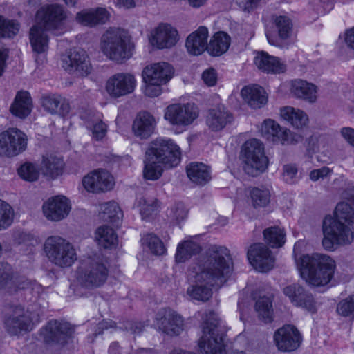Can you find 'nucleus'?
<instances>
[{"label":"nucleus","mask_w":354,"mask_h":354,"mask_svg":"<svg viewBox=\"0 0 354 354\" xmlns=\"http://www.w3.org/2000/svg\"><path fill=\"white\" fill-rule=\"evenodd\" d=\"M230 252L227 248L211 245L201 254L189 269L191 285L187 295L193 299L205 302L212 295V287L221 286L231 272Z\"/></svg>","instance_id":"f257e3e1"},{"label":"nucleus","mask_w":354,"mask_h":354,"mask_svg":"<svg viewBox=\"0 0 354 354\" xmlns=\"http://www.w3.org/2000/svg\"><path fill=\"white\" fill-rule=\"evenodd\" d=\"M294 257L301 278L310 286L322 287L328 284L334 277L335 261L322 253L301 254L294 247Z\"/></svg>","instance_id":"f03ea898"},{"label":"nucleus","mask_w":354,"mask_h":354,"mask_svg":"<svg viewBox=\"0 0 354 354\" xmlns=\"http://www.w3.org/2000/svg\"><path fill=\"white\" fill-rule=\"evenodd\" d=\"M322 245L332 251L335 245L351 244L354 239V210L347 203L337 205L335 217H326L323 222Z\"/></svg>","instance_id":"7ed1b4c3"},{"label":"nucleus","mask_w":354,"mask_h":354,"mask_svg":"<svg viewBox=\"0 0 354 354\" xmlns=\"http://www.w3.org/2000/svg\"><path fill=\"white\" fill-rule=\"evenodd\" d=\"M100 48L108 59L121 64L133 56L135 46L124 29L109 28L100 38Z\"/></svg>","instance_id":"20e7f679"},{"label":"nucleus","mask_w":354,"mask_h":354,"mask_svg":"<svg viewBox=\"0 0 354 354\" xmlns=\"http://www.w3.org/2000/svg\"><path fill=\"white\" fill-rule=\"evenodd\" d=\"M109 276V266L100 256L89 257L84 260L77 270V283L87 289H94L104 285Z\"/></svg>","instance_id":"39448f33"},{"label":"nucleus","mask_w":354,"mask_h":354,"mask_svg":"<svg viewBox=\"0 0 354 354\" xmlns=\"http://www.w3.org/2000/svg\"><path fill=\"white\" fill-rule=\"evenodd\" d=\"M219 319L209 312L202 325V336L198 340L200 354H225L223 335L218 333Z\"/></svg>","instance_id":"423d86ee"},{"label":"nucleus","mask_w":354,"mask_h":354,"mask_svg":"<svg viewBox=\"0 0 354 354\" xmlns=\"http://www.w3.org/2000/svg\"><path fill=\"white\" fill-rule=\"evenodd\" d=\"M44 249L49 261L59 267H69L77 260L73 245L59 236L48 237Z\"/></svg>","instance_id":"0eeeda50"},{"label":"nucleus","mask_w":354,"mask_h":354,"mask_svg":"<svg viewBox=\"0 0 354 354\" xmlns=\"http://www.w3.org/2000/svg\"><path fill=\"white\" fill-rule=\"evenodd\" d=\"M150 156L165 165V167H176L181 160L180 147L171 139L157 138L147 149Z\"/></svg>","instance_id":"6e6552de"},{"label":"nucleus","mask_w":354,"mask_h":354,"mask_svg":"<svg viewBox=\"0 0 354 354\" xmlns=\"http://www.w3.org/2000/svg\"><path fill=\"white\" fill-rule=\"evenodd\" d=\"M39 321V313H31L21 306H15L12 307V313L6 317L4 325L10 335H17L23 331L32 330Z\"/></svg>","instance_id":"1a4fd4ad"},{"label":"nucleus","mask_w":354,"mask_h":354,"mask_svg":"<svg viewBox=\"0 0 354 354\" xmlns=\"http://www.w3.org/2000/svg\"><path fill=\"white\" fill-rule=\"evenodd\" d=\"M27 136L17 128H10L0 133V155L13 157L27 147Z\"/></svg>","instance_id":"9d476101"},{"label":"nucleus","mask_w":354,"mask_h":354,"mask_svg":"<svg viewBox=\"0 0 354 354\" xmlns=\"http://www.w3.org/2000/svg\"><path fill=\"white\" fill-rule=\"evenodd\" d=\"M198 116L196 106L191 103H175L165 109L164 118L172 125L187 126Z\"/></svg>","instance_id":"9b49d317"},{"label":"nucleus","mask_w":354,"mask_h":354,"mask_svg":"<svg viewBox=\"0 0 354 354\" xmlns=\"http://www.w3.org/2000/svg\"><path fill=\"white\" fill-rule=\"evenodd\" d=\"M73 332L69 323L53 319L41 329L40 335L46 344L64 345Z\"/></svg>","instance_id":"f8f14e48"},{"label":"nucleus","mask_w":354,"mask_h":354,"mask_svg":"<svg viewBox=\"0 0 354 354\" xmlns=\"http://www.w3.org/2000/svg\"><path fill=\"white\" fill-rule=\"evenodd\" d=\"M62 67L71 74L86 76L91 66L86 53L80 48L71 49L62 57Z\"/></svg>","instance_id":"ddd939ff"},{"label":"nucleus","mask_w":354,"mask_h":354,"mask_svg":"<svg viewBox=\"0 0 354 354\" xmlns=\"http://www.w3.org/2000/svg\"><path fill=\"white\" fill-rule=\"evenodd\" d=\"M136 86L135 77L129 73H118L106 82V91L111 97L118 98L133 93Z\"/></svg>","instance_id":"4468645a"},{"label":"nucleus","mask_w":354,"mask_h":354,"mask_svg":"<svg viewBox=\"0 0 354 354\" xmlns=\"http://www.w3.org/2000/svg\"><path fill=\"white\" fill-rule=\"evenodd\" d=\"M66 18L64 8L58 4L42 6L36 14L37 24L45 30H55Z\"/></svg>","instance_id":"2eb2a0df"},{"label":"nucleus","mask_w":354,"mask_h":354,"mask_svg":"<svg viewBox=\"0 0 354 354\" xmlns=\"http://www.w3.org/2000/svg\"><path fill=\"white\" fill-rule=\"evenodd\" d=\"M274 341L278 350L282 352H292L300 346L302 336L295 326L287 324L275 331Z\"/></svg>","instance_id":"dca6fc26"},{"label":"nucleus","mask_w":354,"mask_h":354,"mask_svg":"<svg viewBox=\"0 0 354 354\" xmlns=\"http://www.w3.org/2000/svg\"><path fill=\"white\" fill-rule=\"evenodd\" d=\"M85 189L92 193L105 192L113 189L114 180L112 175L103 169H95L82 179Z\"/></svg>","instance_id":"f3484780"},{"label":"nucleus","mask_w":354,"mask_h":354,"mask_svg":"<svg viewBox=\"0 0 354 354\" xmlns=\"http://www.w3.org/2000/svg\"><path fill=\"white\" fill-rule=\"evenodd\" d=\"M247 255L250 264L259 272H268L274 267V257L263 243H258L250 245Z\"/></svg>","instance_id":"a211bd4d"},{"label":"nucleus","mask_w":354,"mask_h":354,"mask_svg":"<svg viewBox=\"0 0 354 354\" xmlns=\"http://www.w3.org/2000/svg\"><path fill=\"white\" fill-rule=\"evenodd\" d=\"M69 201L63 196L48 199L42 206L44 216L50 221L57 222L64 219L71 211Z\"/></svg>","instance_id":"6ab92c4d"},{"label":"nucleus","mask_w":354,"mask_h":354,"mask_svg":"<svg viewBox=\"0 0 354 354\" xmlns=\"http://www.w3.org/2000/svg\"><path fill=\"white\" fill-rule=\"evenodd\" d=\"M283 292L295 306L304 308L313 313L316 312L315 301L313 295L302 286L298 283L288 285L283 288Z\"/></svg>","instance_id":"aec40b11"},{"label":"nucleus","mask_w":354,"mask_h":354,"mask_svg":"<svg viewBox=\"0 0 354 354\" xmlns=\"http://www.w3.org/2000/svg\"><path fill=\"white\" fill-rule=\"evenodd\" d=\"M150 43L158 49L171 48L178 41L176 28L168 24H160L152 32Z\"/></svg>","instance_id":"412c9836"},{"label":"nucleus","mask_w":354,"mask_h":354,"mask_svg":"<svg viewBox=\"0 0 354 354\" xmlns=\"http://www.w3.org/2000/svg\"><path fill=\"white\" fill-rule=\"evenodd\" d=\"M157 324L167 335L174 336L180 335L184 330L183 317L171 309H164L156 317Z\"/></svg>","instance_id":"4be33fe9"},{"label":"nucleus","mask_w":354,"mask_h":354,"mask_svg":"<svg viewBox=\"0 0 354 354\" xmlns=\"http://www.w3.org/2000/svg\"><path fill=\"white\" fill-rule=\"evenodd\" d=\"M80 117L91 132L93 139L99 141L106 136L108 127L102 121L101 114L91 109L84 110L80 113Z\"/></svg>","instance_id":"5701e85b"},{"label":"nucleus","mask_w":354,"mask_h":354,"mask_svg":"<svg viewBox=\"0 0 354 354\" xmlns=\"http://www.w3.org/2000/svg\"><path fill=\"white\" fill-rule=\"evenodd\" d=\"M174 73L172 66L167 62H158L147 66L142 71L145 82L167 83Z\"/></svg>","instance_id":"b1692460"},{"label":"nucleus","mask_w":354,"mask_h":354,"mask_svg":"<svg viewBox=\"0 0 354 354\" xmlns=\"http://www.w3.org/2000/svg\"><path fill=\"white\" fill-rule=\"evenodd\" d=\"M109 17V12L104 8H89L78 12L75 20L82 26L94 27L106 24Z\"/></svg>","instance_id":"393cba45"},{"label":"nucleus","mask_w":354,"mask_h":354,"mask_svg":"<svg viewBox=\"0 0 354 354\" xmlns=\"http://www.w3.org/2000/svg\"><path fill=\"white\" fill-rule=\"evenodd\" d=\"M156 122L154 117L147 111L137 114L133 122L132 130L134 135L141 139H147L154 132Z\"/></svg>","instance_id":"a878e982"},{"label":"nucleus","mask_w":354,"mask_h":354,"mask_svg":"<svg viewBox=\"0 0 354 354\" xmlns=\"http://www.w3.org/2000/svg\"><path fill=\"white\" fill-rule=\"evenodd\" d=\"M208 30L205 26L199 27L197 30L190 34L185 43L188 53L192 55H199L207 50Z\"/></svg>","instance_id":"bb28decb"},{"label":"nucleus","mask_w":354,"mask_h":354,"mask_svg":"<svg viewBox=\"0 0 354 354\" xmlns=\"http://www.w3.org/2000/svg\"><path fill=\"white\" fill-rule=\"evenodd\" d=\"M233 120L231 113L225 108H215L209 111L206 124L213 131L223 129Z\"/></svg>","instance_id":"cd10ccee"},{"label":"nucleus","mask_w":354,"mask_h":354,"mask_svg":"<svg viewBox=\"0 0 354 354\" xmlns=\"http://www.w3.org/2000/svg\"><path fill=\"white\" fill-rule=\"evenodd\" d=\"M241 94L244 101L253 109H260L268 102V96L265 90L257 85L243 87Z\"/></svg>","instance_id":"c85d7f7f"},{"label":"nucleus","mask_w":354,"mask_h":354,"mask_svg":"<svg viewBox=\"0 0 354 354\" xmlns=\"http://www.w3.org/2000/svg\"><path fill=\"white\" fill-rule=\"evenodd\" d=\"M256 66L266 73H280L286 70V66L279 59L265 52H258L254 59Z\"/></svg>","instance_id":"c756f323"},{"label":"nucleus","mask_w":354,"mask_h":354,"mask_svg":"<svg viewBox=\"0 0 354 354\" xmlns=\"http://www.w3.org/2000/svg\"><path fill=\"white\" fill-rule=\"evenodd\" d=\"M280 115L296 129H303L309 122L308 116L304 111L292 106L281 108Z\"/></svg>","instance_id":"7c9ffc66"},{"label":"nucleus","mask_w":354,"mask_h":354,"mask_svg":"<svg viewBox=\"0 0 354 354\" xmlns=\"http://www.w3.org/2000/svg\"><path fill=\"white\" fill-rule=\"evenodd\" d=\"M244 171L251 176H257L264 172L268 166V158L265 153L241 158Z\"/></svg>","instance_id":"2f4dec72"},{"label":"nucleus","mask_w":354,"mask_h":354,"mask_svg":"<svg viewBox=\"0 0 354 354\" xmlns=\"http://www.w3.org/2000/svg\"><path fill=\"white\" fill-rule=\"evenodd\" d=\"M41 104L44 109L51 114L65 115L70 111V106L68 102L57 95L43 96L41 97Z\"/></svg>","instance_id":"473e14b6"},{"label":"nucleus","mask_w":354,"mask_h":354,"mask_svg":"<svg viewBox=\"0 0 354 354\" xmlns=\"http://www.w3.org/2000/svg\"><path fill=\"white\" fill-rule=\"evenodd\" d=\"M32 100L27 91L17 93L13 103L10 107V112L19 118H25L31 112Z\"/></svg>","instance_id":"72a5a7b5"},{"label":"nucleus","mask_w":354,"mask_h":354,"mask_svg":"<svg viewBox=\"0 0 354 354\" xmlns=\"http://www.w3.org/2000/svg\"><path fill=\"white\" fill-rule=\"evenodd\" d=\"M187 174L191 181L203 185L211 179L209 168L201 162H191L187 166Z\"/></svg>","instance_id":"f704fd0d"},{"label":"nucleus","mask_w":354,"mask_h":354,"mask_svg":"<svg viewBox=\"0 0 354 354\" xmlns=\"http://www.w3.org/2000/svg\"><path fill=\"white\" fill-rule=\"evenodd\" d=\"M275 26L277 29L279 39L267 34L268 42L274 46H279V39L285 40L288 39L292 30V24L291 20L285 16H279L275 19Z\"/></svg>","instance_id":"c9c22d12"},{"label":"nucleus","mask_w":354,"mask_h":354,"mask_svg":"<svg viewBox=\"0 0 354 354\" xmlns=\"http://www.w3.org/2000/svg\"><path fill=\"white\" fill-rule=\"evenodd\" d=\"M43 27L36 24L30 30V41L34 51L37 53L45 52L48 46V37Z\"/></svg>","instance_id":"e433bc0d"},{"label":"nucleus","mask_w":354,"mask_h":354,"mask_svg":"<svg viewBox=\"0 0 354 354\" xmlns=\"http://www.w3.org/2000/svg\"><path fill=\"white\" fill-rule=\"evenodd\" d=\"M291 91L295 97L310 102H314L317 99L316 86L301 80H295L292 82Z\"/></svg>","instance_id":"4c0bfd02"},{"label":"nucleus","mask_w":354,"mask_h":354,"mask_svg":"<svg viewBox=\"0 0 354 354\" xmlns=\"http://www.w3.org/2000/svg\"><path fill=\"white\" fill-rule=\"evenodd\" d=\"M143 176L146 180H156L162 174L165 165L145 152Z\"/></svg>","instance_id":"58836bf2"},{"label":"nucleus","mask_w":354,"mask_h":354,"mask_svg":"<svg viewBox=\"0 0 354 354\" xmlns=\"http://www.w3.org/2000/svg\"><path fill=\"white\" fill-rule=\"evenodd\" d=\"M230 44V37L223 32L214 34L207 44V50L213 56H219L227 51Z\"/></svg>","instance_id":"ea45409f"},{"label":"nucleus","mask_w":354,"mask_h":354,"mask_svg":"<svg viewBox=\"0 0 354 354\" xmlns=\"http://www.w3.org/2000/svg\"><path fill=\"white\" fill-rule=\"evenodd\" d=\"M95 241L104 248H112L118 244V236L113 228L102 225L95 231Z\"/></svg>","instance_id":"a19ab883"},{"label":"nucleus","mask_w":354,"mask_h":354,"mask_svg":"<svg viewBox=\"0 0 354 354\" xmlns=\"http://www.w3.org/2000/svg\"><path fill=\"white\" fill-rule=\"evenodd\" d=\"M64 165L63 160L55 156L43 157V173L51 179H55L62 174Z\"/></svg>","instance_id":"79ce46f5"},{"label":"nucleus","mask_w":354,"mask_h":354,"mask_svg":"<svg viewBox=\"0 0 354 354\" xmlns=\"http://www.w3.org/2000/svg\"><path fill=\"white\" fill-rule=\"evenodd\" d=\"M201 246L196 242L185 241L178 244L175 255L176 261L184 263L189 259L193 255L200 252Z\"/></svg>","instance_id":"37998d69"},{"label":"nucleus","mask_w":354,"mask_h":354,"mask_svg":"<svg viewBox=\"0 0 354 354\" xmlns=\"http://www.w3.org/2000/svg\"><path fill=\"white\" fill-rule=\"evenodd\" d=\"M100 216L104 222L116 223L122 217V213L117 203L110 201L100 205Z\"/></svg>","instance_id":"c03bdc74"},{"label":"nucleus","mask_w":354,"mask_h":354,"mask_svg":"<svg viewBox=\"0 0 354 354\" xmlns=\"http://www.w3.org/2000/svg\"><path fill=\"white\" fill-rule=\"evenodd\" d=\"M266 243L271 248H281L285 243V233L281 228L273 226L263 230Z\"/></svg>","instance_id":"a18cd8bd"},{"label":"nucleus","mask_w":354,"mask_h":354,"mask_svg":"<svg viewBox=\"0 0 354 354\" xmlns=\"http://www.w3.org/2000/svg\"><path fill=\"white\" fill-rule=\"evenodd\" d=\"M274 139L272 140L274 143H281V145H295L303 140V137L296 133L292 132L287 128H283L279 126L277 132L275 134Z\"/></svg>","instance_id":"49530a36"},{"label":"nucleus","mask_w":354,"mask_h":354,"mask_svg":"<svg viewBox=\"0 0 354 354\" xmlns=\"http://www.w3.org/2000/svg\"><path fill=\"white\" fill-rule=\"evenodd\" d=\"M19 176L27 182H35L40 176L39 169L35 163L26 162L17 169Z\"/></svg>","instance_id":"de8ad7c7"},{"label":"nucleus","mask_w":354,"mask_h":354,"mask_svg":"<svg viewBox=\"0 0 354 354\" xmlns=\"http://www.w3.org/2000/svg\"><path fill=\"white\" fill-rule=\"evenodd\" d=\"M250 197L254 207H263L270 203V193L266 188L253 187L250 190Z\"/></svg>","instance_id":"09e8293b"},{"label":"nucleus","mask_w":354,"mask_h":354,"mask_svg":"<svg viewBox=\"0 0 354 354\" xmlns=\"http://www.w3.org/2000/svg\"><path fill=\"white\" fill-rule=\"evenodd\" d=\"M272 302L266 297H260L255 304V310L258 313L259 317L266 323L272 321Z\"/></svg>","instance_id":"8fccbe9b"},{"label":"nucleus","mask_w":354,"mask_h":354,"mask_svg":"<svg viewBox=\"0 0 354 354\" xmlns=\"http://www.w3.org/2000/svg\"><path fill=\"white\" fill-rule=\"evenodd\" d=\"M139 206L142 220H150L157 214L158 211V205L156 200L141 198L139 201Z\"/></svg>","instance_id":"3c124183"},{"label":"nucleus","mask_w":354,"mask_h":354,"mask_svg":"<svg viewBox=\"0 0 354 354\" xmlns=\"http://www.w3.org/2000/svg\"><path fill=\"white\" fill-rule=\"evenodd\" d=\"M262 153H265L264 145L262 142L255 138L247 140L241 147V158L253 155L261 156Z\"/></svg>","instance_id":"603ef678"},{"label":"nucleus","mask_w":354,"mask_h":354,"mask_svg":"<svg viewBox=\"0 0 354 354\" xmlns=\"http://www.w3.org/2000/svg\"><path fill=\"white\" fill-rule=\"evenodd\" d=\"M19 28L17 21L6 19L0 15V37H13L18 33Z\"/></svg>","instance_id":"864d4df0"},{"label":"nucleus","mask_w":354,"mask_h":354,"mask_svg":"<svg viewBox=\"0 0 354 354\" xmlns=\"http://www.w3.org/2000/svg\"><path fill=\"white\" fill-rule=\"evenodd\" d=\"M142 245L147 247L151 253L162 255L165 252V248L161 240L153 234L145 235L142 239Z\"/></svg>","instance_id":"5fc2aeb1"},{"label":"nucleus","mask_w":354,"mask_h":354,"mask_svg":"<svg viewBox=\"0 0 354 354\" xmlns=\"http://www.w3.org/2000/svg\"><path fill=\"white\" fill-rule=\"evenodd\" d=\"M14 218V211L12 207L6 201L0 199V230L9 227Z\"/></svg>","instance_id":"6e6d98bb"},{"label":"nucleus","mask_w":354,"mask_h":354,"mask_svg":"<svg viewBox=\"0 0 354 354\" xmlns=\"http://www.w3.org/2000/svg\"><path fill=\"white\" fill-rule=\"evenodd\" d=\"M13 272L9 265L0 264V290L8 291V289H13L12 279Z\"/></svg>","instance_id":"4d7b16f0"},{"label":"nucleus","mask_w":354,"mask_h":354,"mask_svg":"<svg viewBox=\"0 0 354 354\" xmlns=\"http://www.w3.org/2000/svg\"><path fill=\"white\" fill-rule=\"evenodd\" d=\"M279 124L274 120L267 119L261 124V133L263 137L269 141H272L277 132Z\"/></svg>","instance_id":"13d9d810"},{"label":"nucleus","mask_w":354,"mask_h":354,"mask_svg":"<svg viewBox=\"0 0 354 354\" xmlns=\"http://www.w3.org/2000/svg\"><path fill=\"white\" fill-rule=\"evenodd\" d=\"M187 215V209L182 203H176L167 211V216L176 222L183 221Z\"/></svg>","instance_id":"bf43d9fd"},{"label":"nucleus","mask_w":354,"mask_h":354,"mask_svg":"<svg viewBox=\"0 0 354 354\" xmlns=\"http://www.w3.org/2000/svg\"><path fill=\"white\" fill-rule=\"evenodd\" d=\"M337 313L344 317L351 315L354 312V295L342 300L337 306Z\"/></svg>","instance_id":"052dcab7"},{"label":"nucleus","mask_w":354,"mask_h":354,"mask_svg":"<svg viewBox=\"0 0 354 354\" xmlns=\"http://www.w3.org/2000/svg\"><path fill=\"white\" fill-rule=\"evenodd\" d=\"M145 86L144 88L145 94L150 97L158 96L162 93L161 85L165 84L163 82H145Z\"/></svg>","instance_id":"680f3d73"},{"label":"nucleus","mask_w":354,"mask_h":354,"mask_svg":"<svg viewBox=\"0 0 354 354\" xmlns=\"http://www.w3.org/2000/svg\"><path fill=\"white\" fill-rule=\"evenodd\" d=\"M12 283L13 289H8V292L13 294L17 292L19 290L25 289L29 287V281L24 277H12Z\"/></svg>","instance_id":"e2e57ef3"},{"label":"nucleus","mask_w":354,"mask_h":354,"mask_svg":"<svg viewBox=\"0 0 354 354\" xmlns=\"http://www.w3.org/2000/svg\"><path fill=\"white\" fill-rule=\"evenodd\" d=\"M119 328L124 330H127L131 334H140L142 332L144 326L140 322L126 321L122 324V326H120Z\"/></svg>","instance_id":"0e129e2a"},{"label":"nucleus","mask_w":354,"mask_h":354,"mask_svg":"<svg viewBox=\"0 0 354 354\" xmlns=\"http://www.w3.org/2000/svg\"><path fill=\"white\" fill-rule=\"evenodd\" d=\"M283 178L289 183H292L295 181L297 175V168L294 165H286L283 168Z\"/></svg>","instance_id":"69168bd1"},{"label":"nucleus","mask_w":354,"mask_h":354,"mask_svg":"<svg viewBox=\"0 0 354 354\" xmlns=\"http://www.w3.org/2000/svg\"><path fill=\"white\" fill-rule=\"evenodd\" d=\"M332 170L327 167H322L319 169H313L310 171L309 176L313 181H317L320 179H324L328 176L330 175Z\"/></svg>","instance_id":"338daca9"},{"label":"nucleus","mask_w":354,"mask_h":354,"mask_svg":"<svg viewBox=\"0 0 354 354\" xmlns=\"http://www.w3.org/2000/svg\"><path fill=\"white\" fill-rule=\"evenodd\" d=\"M202 78L209 86H212L216 84L217 81V74L214 68H209L205 70L202 74Z\"/></svg>","instance_id":"774afa93"}]
</instances>
